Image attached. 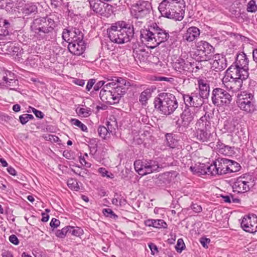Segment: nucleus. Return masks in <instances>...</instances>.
<instances>
[{
	"label": "nucleus",
	"instance_id": "56",
	"mask_svg": "<svg viewBox=\"0 0 257 257\" xmlns=\"http://www.w3.org/2000/svg\"><path fill=\"white\" fill-rule=\"evenodd\" d=\"M79 161L82 165L85 166L87 168H90L91 166L90 163L86 161L84 156H81L79 157Z\"/></svg>",
	"mask_w": 257,
	"mask_h": 257
},
{
	"label": "nucleus",
	"instance_id": "12",
	"mask_svg": "<svg viewBox=\"0 0 257 257\" xmlns=\"http://www.w3.org/2000/svg\"><path fill=\"white\" fill-rule=\"evenodd\" d=\"M236 102L241 110L247 113H252L256 110L253 96L251 93L243 92L242 93L238 94Z\"/></svg>",
	"mask_w": 257,
	"mask_h": 257
},
{
	"label": "nucleus",
	"instance_id": "9",
	"mask_svg": "<svg viewBox=\"0 0 257 257\" xmlns=\"http://www.w3.org/2000/svg\"><path fill=\"white\" fill-rule=\"evenodd\" d=\"M136 171L141 175L144 176L155 171H158L159 163L153 160H136L134 162Z\"/></svg>",
	"mask_w": 257,
	"mask_h": 257
},
{
	"label": "nucleus",
	"instance_id": "54",
	"mask_svg": "<svg viewBox=\"0 0 257 257\" xmlns=\"http://www.w3.org/2000/svg\"><path fill=\"white\" fill-rule=\"evenodd\" d=\"M120 195L116 193L114 195V198L112 199V204L116 206H121V199H120Z\"/></svg>",
	"mask_w": 257,
	"mask_h": 257
},
{
	"label": "nucleus",
	"instance_id": "52",
	"mask_svg": "<svg viewBox=\"0 0 257 257\" xmlns=\"http://www.w3.org/2000/svg\"><path fill=\"white\" fill-rule=\"evenodd\" d=\"M143 20H144L136 19L134 22H133L134 24L132 25H131V26H133L134 29H139L144 26V22Z\"/></svg>",
	"mask_w": 257,
	"mask_h": 257
},
{
	"label": "nucleus",
	"instance_id": "20",
	"mask_svg": "<svg viewBox=\"0 0 257 257\" xmlns=\"http://www.w3.org/2000/svg\"><path fill=\"white\" fill-rule=\"evenodd\" d=\"M69 51L72 54L79 56L83 53L85 50L84 41L72 40L68 46Z\"/></svg>",
	"mask_w": 257,
	"mask_h": 257
},
{
	"label": "nucleus",
	"instance_id": "64",
	"mask_svg": "<svg viewBox=\"0 0 257 257\" xmlns=\"http://www.w3.org/2000/svg\"><path fill=\"white\" fill-rule=\"evenodd\" d=\"M154 219H149L145 221V224L147 226H152L153 227L154 224Z\"/></svg>",
	"mask_w": 257,
	"mask_h": 257
},
{
	"label": "nucleus",
	"instance_id": "34",
	"mask_svg": "<svg viewBox=\"0 0 257 257\" xmlns=\"http://www.w3.org/2000/svg\"><path fill=\"white\" fill-rule=\"evenodd\" d=\"M167 145L171 148H174L177 145L178 140L175 135L172 134H167L166 135Z\"/></svg>",
	"mask_w": 257,
	"mask_h": 257
},
{
	"label": "nucleus",
	"instance_id": "60",
	"mask_svg": "<svg viewBox=\"0 0 257 257\" xmlns=\"http://www.w3.org/2000/svg\"><path fill=\"white\" fill-rule=\"evenodd\" d=\"M12 52L13 55H16L17 56H19L21 54V50H20L19 47L13 46L11 48ZM11 52V51H10Z\"/></svg>",
	"mask_w": 257,
	"mask_h": 257
},
{
	"label": "nucleus",
	"instance_id": "1",
	"mask_svg": "<svg viewBox=\"0 0 257 257\" xmlns=\"http://www.w3.org/2000/svg\"><path fill=\"white\" fill-rule=\"evenodd\" d=\"M53 15L34 19L31 23L30 30L42 39L50 41L56 36L55 29L58 25Z\"/></svg>",
	"mask_w": 257,
	"mask_h": 257
},
{
	"label": "nucleus",
	"instance_id": "10",
	"mask_svg": "<svg viewBox=\"0 0 257 257\" xmlns=\"http://www.w3.org/2000/svg\"><path fill=\"white\" fill-rule=\"evenodd\" d=\"M211 100L217 106H229L232 101V96L225 90L216 88L212 92Z\"/></svg>",
	"mask_w": 257,
	"mask_h": 257
},
{
	"label": "nucleus",
	"instance_id": "29",
	"mask_svg": "<svg viewBox=\"0 0 257 257\" xmlns=\"http://www.w3.org/2000/svg\"><path fill=\"white\" fill-rule=\"evenodd\" d=\"M133 49V56L135 58L138 59L140 61H145L147 53L142 48H137L136 44L132 47Z\"/></svg>",
	"mask_w": 257,
	"mask_h": 257
},
{
	"label": "nucleus",
	"instance_id": "40",
	"mask_svg": "<svg viewBox=\"0 0 257 257\" xmlns=\"http://www.w3.org/2000/svg\"><path fill=\"white\" fill-rule=\"evenodd\" d=\"M77 114L82 117H86L91 114V109L88 107L77 108L76 109Z\"/></svg>",
	"mask_w": 257,
	"mask_h": 257
},
{
	"label": "nucleus",
	"instance_id": "28",
	"mask_svg": "<svg viewBox=\"0 0 257 257\" xmlns=\"http://www.w3.org/2000/svg\"><path fill=\"white\" fill-rule=\"evenodd\" d=\"M108 81H109L108 82V85H109L111 87L126 88L127 81L123 78L115 77L111 79H108Z\"/></svg>",
	"mask_w": 257,
	"mask_h": 257
},
{
	"label": "nucleus",
	"instance_id": "16",
	"mask_svg": "<svg viewBox=\"0 0 257 257\" xmlns=\"http://www.w3.org/2000/svg\"><path fill=\"white\" fill-rule=\"evenodd\" d=\"M242 228L249 233L257 231V217L255 215L245 216L241 222Z\"/></svg>",
	"mask_w": 257,
	"mask_h": 257
},
{
	"label": "nucleus",
	"instance_id": "13",
	"mask_svg": "<svg viewBox=\"0 0 257 257\" xmlns=\"http://www.w3.org/2000/svg\"><path fill=\"white\" fill-rule=\"evenodd\" d=\"M212 49V46L208 42L202 41L198 42L194 54L195 59L198 62L210 60Z\"/></svg>",
	"mask_w": 257,
	"mask_h": 257
},
{
	"label": "nucleus",
	"instance_id": "18",
	"mask_svg": "<svg viewBox=\"0 0 257 257\" xmlns=\"http://www.w3.org/2000/svg\"><path fill=\"white\" fill-rule=\"evenodd\" d=\"M90 7L94 12L102 16H105L106 11L111 8V6L101 2L100 0H88Z\"/></svg>",
	"mask_w": 257,
	"mask_h": 257
},
{
	"label": "nucleus",
	"instance_id": "17",
	"mask_svg": "<svg viewBox=\"0 0 257 257\" xmlns=\"http://www.w3.org/2000/svg\"><path fill=\"white\" fill-rule=\"evenodd\" d=\"M226 76L230 79H247L249 73L246 70L242 69L236 65H231L226 70Z\"/></svg>",
	"mask_w": 257,
	"mask_h": 257
},
{
	"label": "nucleus",
	"instance_id": "48",
	"mask_svg": "<svg viewBox=\"0 0 257 257\" xmlns=\"http://www.w3.org/2000/svg\"><path fill=\"white\" fill-rule=\"evenodd\" d=\"M69 232V228L68 226H65L63 227L62 229L57 230L55 232V235L60 238H64L66 234Z\"/></svg>",
	"mask_w": 257,
	"mask_h": 257
},
{
	"label": "nucleus",
	"instance_id": "44",
	"mask_svg": "<svg viewBox=\"0 0 257 257\" xmlns=\"http://www.w3.org/2000/svg\"><path fill=\"white\" fill-rule=\"evenodd\" d=\"M153 227L157 228H167V224L163 219H154Z\"/></svg>",
	"mask_w": 257,
	"mask_h": 257
},
{
	"label": "nucleus",
	"instance_id": "58",
	"mask_svg": "<svg viewBox=\"0 0 257 257\" xmlns=\"http://www.w3.org/2000/svg\"><path fill=\"white\" fill-rule=\"evenodd\" d=\"M10 241L15 245H18L19 243V241L16 235L12 234L9 237Z\"/></svg>",
	"mask_w": 257,
	"mask_h": 257
},
{
	"label": "nucleus",
	"instance_id": "53",
	"mask_svg": "<svg viewBox=\"0 0 257 257\" xmlns=\"http://www.w3.org/2000/svg\"><path fill=\"white\" fill-rule=\"evenodd\" d=\"M149 247L151 250V253L153 255L157 254L159 252L158 248L156 244L153 243H150L148 244Z\"/></svg>",
	"mask_w": 257,
	"mask_h": 257
},
{
	"label": "nucleus",
	"instance_id": "26",
	"mask_svg": "<svg viewBox=\"0 0 257 257\" xmlns=\"http://www.w3.org/2000/svg\"><path fill=\"white\" fill-rule=\"evenodd\" d=\"M248 62L249 60L246 54L244 53H241L237 55L234 64L242 69L248 71Z\"/></svg>",
	"mask_w": 257,
	"mask_h": 257
},
{
	"label": "nucleus",
	"instance_id": "45",
	"mask_svg": "<svg viewBox=\"0 0 257 257\" xmlns=\"http://www.w3.org/2000/svg\"><path fill=\"white\" fill-rule=\"evenodd\" d=\"M71 122L72 124L76 125L83 132L87 131V126L83 123H82L80 120L77 119L72 118L71 120Z\"/></svg>",
	"mask_w": 257,
	"mask_h": 257
},
{
	"label": "nucleus",
	"instance_id": "46",
	"mask_svg": "<svg viewBox=\"0 0 257 257\" xmlns=\"http://www.w3.org/2000/svg\"><path fill=\"white\" fill-rule=\"evenodd\" d=\"M67 185L69 188L75 191H78L79 189V186L76 180L69 179L67 181Z\"/></svg>",
	"mask_w": 257,
	"mask_h": 257
},
{
	"label": "nucleus",
	"instance_id": "27",
	"mask_svg": "<svg viewBox=\"0 0 257 257\" xmlns=\"http://www.w3.org/2000/svg\"><path fill=\"white\" fill-rule=\"evenodd\" d=\"M21 12L24 17L35 15L38 13V7L35 3H28L22 7Z\"/></svg>",
	"mask_w": 257,
	"mask_h": 257
},
{
	"label": "nucleus",
	"instance_id": "30",
	"mask_svg": "<svg viewBox=\"0 0 257 257\" xmlns=\"http://www.w3.org/2000/svg\"><path fill=\"white\" fill-rule=\"evenodd\" d=\"M113 94L114 96V100L118 103L120 98L125 94L126 92V88H120L111 86Z\"/></svg>",
	"mask_w": 257,
	"mask_h": 257
},
{
	"label": "nucleus",
	"instance_id": "31",
	"mask_svg": "<svg viewBox=\"0 0 257 257\" xmlns=\"http://www.w3.org/2000/svg\"><path fill=\"white\" fill-rule=\"evenodd\" d=\"M217 149L219 153L225 156H230L232 154L231 147L218 142L216 145Z\"/></svg>",
	"mask_w": 257,
	"mask_h": 257
},
{
	"label": "nucleus",
	"instance_id": "57",
	"mask_svg": "<svg viewBox=\"0 0 257 257\" xmlns=\"http://www.w3.org/2000/svg\"><path fill=\"white\" fill-rule=\"evenodd\" d=\"M149 61L152 63L157 64L159 62V58L157 56L151 55L148 56Z\"/></svg>",
	"mask_w": 257,
	"mask_h": 257
},
{
	"label": "nucleus",
	"instance_id": "19",
	"mask_svg": "<svg viewBox=\"0 0 257 257\" xmlns=\"http://www.w3.org/2000/svg\"><path fill=\"white\" fill-rule=\"evenodd\" d=\"M226 58L223 55L217 54L213 56L210 62L211 69L216 72L221 71L226 68Z\"/></svg>",
	"mask_w": 257,
	"mask_h": 257
},
{
	"label": "nucleus",
	"instance_id": "50",
	"mask_svg": "<svg viewBox=\"0 0 257 257\" xmlns=\"http://www.w3.org/2000/svg\"><path fill=\"white\" fill-rule=\"evenodd\" d=\"M185 247V243L182 238H179L177 240V244L175 246V248L177 252H181Z\"/></svg>",
	"mask_w": 257,
	"mask_h": 257
},
{
	"label": "nucleus",
	"instance_id": "36",
	"mask_svg": "<svg viewBox=\"0 0 257 257\" xmlns=\"http://www.w3.org/2000/svg\"><path fill=\"white\" fill-rule=\"evenodd\" d=\"M228 173L237 172L240 170L241 166L237 162L229 160L228 162Z\"/></svg>",
	"mask_w": 257,
	"mask_h": 257
},
{
	"label": "nucleus",
	"instance_id": "11",
	"mask_svg": "<svg viewBox=\"0 0 257 257\" xmlns=\"http://www.w3.org/2000/svg\"><path fill=\"white\" fill-rule=\"evenodd\" d=\"M150 4L144 1H139L132 5L131 14L135 19L144 20L150 13Z\"/></svg>",
	"mask_w": 257,
	"mask_h": 257
},
{
	"label": "nucleus",
	"instance_id": "41",
	"mask_svg": "<svg viewBox=\"0 0 257 257\" xmlns=\"http://www.w3.org/2000/svg\"><path fill=\"white\" fill-rule=\"evenodd\" d=\"M73 40L83 41V34L80 30L76 28H72Z\"/></svg>",
	"mask_w": 257,
	"mask_h": 257
},
{
	"label": "nucleus",
	"instance_id": "35",
	"mask_svg": "<svg viewBox=\"0 0 257 257\" xmlns=\"http://www.w3.org/2000/svg\"><path fill=\"white\" fill-rule=\"evenodd\" d=\"M151 97V91L149 89H147L143 91L139 97V101L142 105H146L148 100Z\"/></svg>",
	"mask_w": 257,
	"mask_h": 257
},
{
	"label": "nucleus",
	"instance_id": "39",
	"mask_svg": "<svg viewBox=\"0 0 257 257\" xmlns=\"http://www.w3.org/2000/svg\"><path fill=\"white\" fill-rule=\"evenodd\" d=\"M68 228L69 233H70L72 235L79 237L83 234V230L80 227L68 226Z\"/></svg>",
	"mask_w": 257,
	"mask_h": 257
},
{
	"label": "nucleus",
	"instance_id": "7",
	"mask_svg": "<svg viewBox=\"0 0 257 257\" xmlns=\"http://www.w3.org/2000/svg\"><path fill=\"white\" fill-rule=\"evenodd\" d=\"M228 162H229V159L219 158L209 166L202 164L204 172L206 174H210L212 176L227 174L228 173Z\"/></svg>",
	"mask_w": 257,
	"mask_h": 257
},
{
	"label": "nucleus",
	"instance_id": "63",
	"mask_svg": "<svg viewBox=\"0 0 257 257\" xmlns=\"http://www.w3.org/2000/svg\"><path fill=\"white\" fill-rule=\"evenodd\" d=\"M105 82L103 81H99L94 86L93 89L95 91L98 90L102 86L104 85Z\"/></svg>",
	"mask_w": 257,
	"mask_h": 257
},
{
	"label": "nucleus",
	"instance_id": "22",
	"mask_svg": "<svg viewBox=\"0 0 257 257\" xmlns=\"http://www.w3.org/2000/svg\"><path fill=\"white\" fill-rule=\"evenodd\" d=\"M174 69L180 73L184 74L191 70V64H189V61L185 60L182 58H179L173 64Z\"/></svg>",
	"mask_w": 257,
	"mask_h": 257
},
{
	"label": "nucleus",
	"instance_id": "51",
	"mask_svg": "<svg viewBox=\"0 0 257 257\" xmlns=\"http://www.w3.org/2000/svg\"><path fill=\"white\" fill-rule=\"evenodd\" d=\"M98 172L102 177H106L109 178H113L114 177L113 174L111 173H109L104 168H99L98 170Z\"/></svg>",
	"mask_w": 257,
	"mask_h": 257
},
{
	"label": "nucleus",
	"instance_id": "42",
	"mask_svg": "<svg viewBox=\"0 0 257 257\" xmlns=\"http://www.w3.org/2000/svg\"><path fill=\"white\" fill-rule=\"evenodd\" d=\"M62 37L64 40L69 43V42H70L69 41L70 38L73 39V33L72 29L69 30L68 29H64L62 33Z\"/></svg>",
	"mask_w": 257,
	"mask_h": 257
},
{
	"label": "nucleus",
	"instance_id": "55",
	"mask_svg": "<svg viewBox=\"0 0 257 257\" xmlns=\"http://www.w3.org/2000/svg\"><path fill=\"white\" fill-rule=\"evenodd\" d=\"M60 224V221L55 218H53L50 223V225L51 227L56 228Z\"/></svg>",
	"mask_w": 257,
	"mask_h": 257
},
{
	"label": "nucleus",
	"instance_id": "62",
	"mask_svg": "<svg viewBox=\"0 0 257 257\" xmlns=\"http://www.w3.org/2000/svg\"><path fill=\"white\" fill-rule=\"evenodd\" d=\"M210 241V240L209 238L202 237L200 239V243H201L203 247L206 248L208 247L207 244L209 243Z\"/></svg>",
	"mask_w": 257,
	"mask_h": 257
},
{
	"label": "nucleus",
	"instance_id": "32",
	"mask_svg": "<svg viewBox=\"0 0 257 257\" xmlns=\"http://www.w3.org/2000/svg\"><path fill=\"white\" fill-rule=\"evenodd\" d=\"M229 82L230 83V89L233 92L238 91L242 86L243 80H246V79H230Z\"/></svg>",
	"mask_w": 257,
	"mask_h": 257
},
{
	"label": "nucleus",
	"instance_id": "49",
	"mask_svg": "<svg viewBox=\"0 0 257 257\" xmlns=\"http://www.w3.org/2000/svg\"><path fill=\"white\" fill-rule=\"evenodd\" d=\"M102 212L106 217H110L113 219H116L118 217L117 215H116L113 212V211L109 208L103 209Z\"/></svg>",
	"mask_w": 257,
	"mask_h": 257
},
{
	"label": "nucleus",
	"instance_id": "6",
	"mask_svg": "<svg viewBox=\"0 0 257 257\" xmlns=\"http://www.w3.org/2000/svg\"><path fill=\"white\" fill-rule=\"evenodd\" d=\"M175 8L180 9V8H185L184 0H163L159 5V10L163 17L176 21L183 19V12L175 13L170 12L172 8Z\"/></svg>",
	"mask_w": 257,
	"mask_h": 257
},
{
	"label": "nucleus",
	"instance_id": "24",
	"mask_svg": "<svg viewBox=\"0 0 257 257\" xmlns=\"http://www.w3.org/2000/svg\"><path fill=\"white\" fill-rule=\"evenodd\" d=\"M200 34V30L196 27L189 28L183 36V39L187 42H191L199 37Z\"/></svg>",
	"mask_w": 257,
	"mask_h": 257
},
{
	"label": "nucleus",
	"instance_id": "38",
	"mask_svg": "<svg viewBox=\"0 0 257 257\" xmlns=\"http://www.w3.org/2000/svg\"><path fill=\"white\" fill-rule=\"evenodd\" d=\"M89 143L90 155L94 156L97 150V139L95 138L91 139L90 140Z\"/></svg>",
	"mask_w": 257,
	"mask_h": 257
},
{
	"label": "nucleus",
	"instance_id": "14",
	"mask_svg": "<svg viewBox=\"0 0 257 257\" xmlns=\"http://www.w3.org/2000/svg\"><path fill=\"white\" fill-rule=\"evenodd\" d=\"M0 85L17 90L18 88V80L15 75L9 71H3L0 73Z\"/></svg>",
	"mask_w": 257,
	"mask_h": 257
},
{
	"label": "nucleus",
	"instance_id": "5",
	"mask_svg": "<svg viewBox=\"0 0 257 257\" xmlns=\"http://www.w3.org/2000/svg\"><path fill=\"white\" fill-rule=\"evenodd\" d=\"M154 106L162 114L170 115L178 107V103L175 96L169 93H161L154 100Z\"/></svg>",
	"mask_w": 257,
	"mask_h": 257
},
{
	"label": "nucleus",
	"instance_id": "3",
	"mask_svg": "<svg viewBox=\"0 0 257 257\" xmlns=\"http://www.w3.org/2000/svg\"><path fill=\"white\" fill-rule=\"evenodd\" d=\"M141 37L143 41L147 43L148 47L154 49L161 43L166 41L169 38L168 32L160 29L156 24L148 29L141 30Z\"/></svg>",
	"mask_w": 257,
	"mask_h": 257
},
{
	"label": "nucleus",
	"instance_id": "23",
	"mask_svg": "<svg viewBox=\"0 0 257 257\" xmlns=\"http://www.w3.org/2000/svg\"><path fill=\"white\" fill-rule=\"evenodd\" d=\"M196 108L185 106V109L181 115L184 125H189L194 119Z\"/></svg>",
	"mask_w": 257,
	"mask_h": 257
},
{
	"label": "nucleus",
	"instance_id": "15",
	"mask_svg": "<svg viewBox=\"0 0 257 257\" xmlns=\"http://www.w3.org/2000/svg\"><path fill=\"white\" fill-rule=\"evenodd\" d=\"M183 98L185 106L195 108L201 106L204 103L203 99L196 91H194L190 94H183Z\"/></svg>",
	"mask_w": 257,
	"mask_h": 257
},
{
	"label": "nucleus",
	"instance_id": "25",
	"mask_svg": "<svg viewBox=\"0 0 257 257\" xmlns=\"http://www.w3.org/2000/svg\"><path fill=\"white\" fill-rule=\"evenodd\" d=\"M198 83L199 90L196 91V92L203 99L208 98L210 91L209 84L205 80L202 79L199 80Z\"/></svg>",
	"mask_w": 257,
	"mask_h": 257
},
{
	"label": "nucleus",
	"instance_id": "2",
	"mask_svg": "<svg viewBox=\"0 0 257 257\" xmlns=\"http://www.w3.org/2000/svg\"><path fill=\"white\" fill-rule=\"evenodd\" d=\"M110 40L117 44L130 42L134 35L133 26L123 21H118L111 26L107 30Z\"/></svg>",
	"mask_w": 257,
	"mask_h": 257
},
{
	"label": "nucleus",
	"instance_id": "21",
	"mask_svg": "<svg viewBox=\"0 0 257 257\" xmlns=\"http://www.w3.org/2000/svg\"><path fill=\"white\" fill-rule=\"evenodd\" d=\"M99 96L103 102L109 104L117 103L114 100V96L113 94L111 86L108 85V83L100 90Z\"/></svg>",
	"mask_w": 257,
	"mask_h": 257
},
{
	"label": "nucleus",
	"instance_id": "33",
	"mask_svg": "<svg viewBox=\"0 0 257 257\" xmlns=\"http://www.w3.org/2000/svg\"><path fill=\"white\" fill-rule=\"evenodd\" d=\"M106 129L109 132L110 135H113L115 134L116 129L117 128V123L116 119L113 118L112 119H109V120L106 122Z\"/></svg>",
	"mask_w": 257,
	"mask_h": 257
},
{
	"label": "nucleus",
	"instance_id": "47",
	"mask_svg": "<svg viewBox=\"0 0 257 257\" xmlns=\"http://www.w3.org/2000/svg\"><path fill=\"white\" fill-rule=\"evenodd\" d=\"M34 116L32 114H24L19 116V120L22 124H25L29 120L33 119Z\"/></svg>",
	"mask_w": 257,
	"mask_h": 257
},
{
	"label": "nucleus",
	"instance_id": "4",
	"mask_svg": "<svg viewBox=\"0 0 257 257\" xmlns=\"http://www.w3.org/2000/svg\"><path fill=\"white\" fill-rule=\"evenodd\" d=\"M196 131L194 136L197 140L201 142H209L213 140L215 128L211 123L209 114L205 113L197 121L196 124Z\"/></svg>",
	"mask_w": 257,
	"mask_h": 257
},
{
	"label": "nucleus",
	"instance_id": "61",
	"mask_svg": "<svg viewBox=\"0 0 257 257\" xmlns=\"http://www.w3.org/2000/svg\"><path fill=\"white\" fill-rule=\"evenodd\" d=\"M95 79H90L88 81L86 87V89H87V90L90 91V90L92 88V86L95 84Z\"/></svg>",
	"mask_w": 257,
	"mask_h": 257
},
{
	"label": "nucleus",
	"instance_id": "8",
	"mask_svg": "<svg viewBox=\"0 0 257 257\" xmlns=\"http://www.w3.org/2000/svg\"><path fill=\"white\" fill-rule=\"evenodd\" d=\"M254 184V178L252 175L244 174L235 179L232 189L234 192L244 193L248 191Z\"/></svg>",
	"mask_w": 257,
	"mask_h": 257
},
{
	"label": "nucleus",
	"instance_id": "59",
	"mask_svg": "<svg viewBox=\"0 0 257 257\" xmlns=\"http://www.w3.org/2000/svg\"><path fill=\"white\" fill-rule=\"evenodd\" d=\"M191 209L196 213L200 212L202 211V207L197 204L193 203L191 206Z\"/></svg>",
	"mask_w": 257,
	"mask_h": 257
},
{
	"label": "nucleus",
	"instance_id": "37",
	"mask_svg": "<svg viewBox=\"0 0 257 257\" xmlns=\"http://www.w3.org/2000/svg\"><path fill=\"white\" fill-rule=\"evenodd\" d=\"M98 135L102 139L106 140L110 137V135L104 126H99L97 129Z\"/></svg>",
	"mask_w": 257,
	"mask_h": 257
},
{
	"label": "nucleus",
	"instance_id": "43",
	"mask_svg": "<svg viewBox=\"0 0 257 257\" xmlns=\"http://www.w3.org/2000/svg\"><path fill=\"white\" fill-rule=\"evenodd\" d=\"M246 11L249 13H255L257 11V5L254 0H250L247 3Z\"/></svg>",
	"mask_w": 257,
	"mask_h": 257
}]
</instances>
